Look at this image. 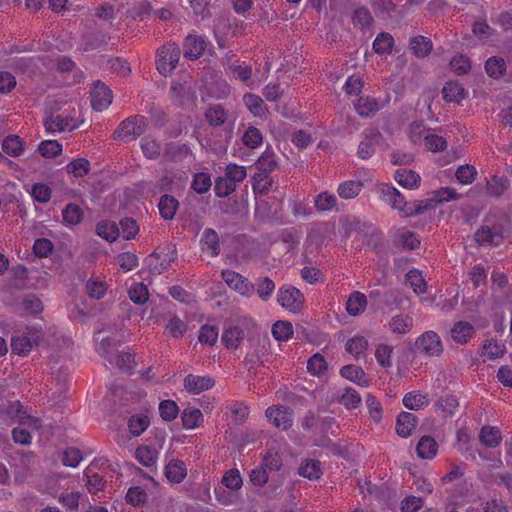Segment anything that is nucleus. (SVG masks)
Returning <instances> with one entry per match:
<instances>
[{
	"label": "nucleus",
	"mask_w": 512,
	"mask_h": 512,
	"mask_svg": "<svg viewBox=\"0 0 512 512\" xmlns=\"http://www.w3.org/2000/svg\"><path fill=\"white\" fill-rule=\"evenodd\" d=\"M66 170L75 177H83L90 171V162L84 158L75 159L66 166Z\"/></svg>",
	"instance_id": "nucleus-62"
},
{
	"label": "nucleus",
	"mask_w": 512,
	"mask_h": 512,
	"mask_svg": "<svg viewBox=\"0 0 512 512\" xmlns=\"http://www.w3.org/2000/svg\"><path fill=\"white\" fill-rule=\"evenodd\" d=\"M96 234L109 242H113L119 236V226L112 221H101L96 226Z\"/></svg>",
	"instance_id": "nucleus-36"
},
{
	"label": "nucleus",
	"mask_w": 512,
	"mask_h": 512,
	"mask_svg": "<svg viewBox=\"0 0 512 512\" xmlns=\"http://www.w3.org/2000/svg\"><path fill=\"white\" fill-rule=\"evenodd\" d=\"M474 333V326L466 321H458L450 329L451 338L461 345L468 343Z\"/></svg>",
	"instance_id": "nucleus-16"
},
{
	"label": "nucleus",
	"mask_w": 512,
	"mask_h": 512,
	"mask_svg": "<svg viewBox=\"0 0 512 512\" xmlns=\"http://www.w3.org/2000/svg\"><path fill=\"white\" fill-rule=\"evenodd\" d=\"M187 475L185 463L179 459H171L165 467V476L172 483H181Z\"/></svg>",
	"instance_id": "nucleus-20"
},
{
	"label": "nucleus",
	"mask_w": 512,
	"mask_h": 512,
	"mask_svg": "<svg viewBox=\"0 0 512 512\" xmlns=\"http://www.w3.org/2000/svg\"><path fill=\"white\" fill-rule=\"evenodd\" d=\"M202 251L209 250L213 257L220 254V243L217 232L212 228H206L200 239Z\"/></svg>",
	"instance_id": "nucleus-23"
},
{
	"label": "nucleus",
	"mask_w": 512,
	"mask_h": 512,
	"mask_svg": "<svg viewBox=\"0 0 512 512\" xmlns=\"http://www.w3.org/2000/svg\"><path fill=\"white\" fill-rule=\"evenodd\" d=\"M221 483L231 491H237L242 487V477L237 469H230L222 477Z\"/></svg>",
	"instance_id": "nucleus-59"
},
{
	"label": "nucleus",
	"mask_w": 512,
	"mask_h": 512,
	"mask_svg": "<svg viewBox=\"0 0 512 512\" xmlns=\"http://www.w3.org/2000/svg\"><path fill=\"white\" fill-rule=\"evenodd\" d=\"M184 57L189 60H196L204 53L206 43L203 37L188 35L183 43Z\"/></svg>",
	"instance_id": "nucleus-14"
},
{
	"label": "nucleus",
	"mask_w": 512,
	"mask_h": 512,
	"mask_svg": "<svg viewBox=\"0 0 512 512\" xmlns=\"http://www.w3.org/2000/svg\"><path fill=\"white\" fill-rule=\"evenodd\" d=\"M112 91L102 82L97 81L91 91V106L96 111L107 109L112 103Z\"/></svg>",
	"instance_id": "nucleus-11"
},
{
	"label": "nucleus",
	"mask_w": 512,
	"mask_h": 512,
	"mask_svg": "<svg viewBox=\"0 0 512 512\" xmlns=\"http://www.w3.org/2000/svg\"><path fill=\"white\" fill-rule=\"evenodd\" d=\"M479 441L486 447H497L502 441L500 430L494 426H483L479 433Z\"/></svg>",
	"instance_id": "nucleus-31"
},
{
	"label": "nucleus",
	"mask_w": 512,
	"mask_h": 512,
	"mask_svg": "<svg viewBox=\"0 0 512 512\" xmlns=\"http://www.w3.org/2000/svg\"><path fill=\"white\" fill-rule=\"evenodd\" d=\"M336 204V196L327 191L319 193L314 199L315 208L320 212L330 211Z\"/></svg>",
	"instance_id": "nucleus-48"
},
{
	"label": "nucleus",
	"mask_w": 512,
	"mask_h": 512,
	"mask_svg": "<svg viewBox=\"0 0 512 512\" xmlns=\"http://www.w3.org/2000/svg\"><path fill=\"white\" fill-rule=\"evenodd\" d=\"M416 349L428 356L439 357L443 353V344L439 335L434 331H426L415 342Z\"/></svg>",
	"instance_id": "nucleus-6"
},
{
	"label": "nucleus",
	"mask_w": 512,
	"mask_h": 512,
	"mask_svg": "<svg viewBox=\"0 0 512 512\" xmlns=\"http://www.w3.org/2000/svg\"><path fill=\"white\" fill-rule=\"evenodd\" d=\"M257 172L269 174L277 168V162L275 155L271 151H265L258 159L256 163Z\"/></svg>",
	"instance_id": "nucleus-45"
},
{
	"label": "nucleus",
	"mask_w": 512,
	"mask_h": 512,
	"mask_svg": "<svg viewBox=\"0 0 512 512\" xmlns=\"http://www.w3.org/2000/svg\"><path fill=\"white\" fill-rule=\"evenodd\" d=\"M382 108L380 102L370 96L360 97L355 103V109L361 117H371Z\"/></svg>",
	"instance_id": "nucleus-24"
},
{
	"label": "nucleus",
	"mask_w": 512,
	"mask_h": 512,
	"mask_svg": "<svg viewBox=\"0 0 512 512\" xmlns=\"http://www.w3.org/2000/svg\"><path fill=\"white\" fill-rule=\"evenodd\" d=\"M372 6L376 16L382 19L391 17L396 10V4L393 0H374Z\"/></svg>",
	"instance_id": "nucleus-53"
},
{
	"label": "nucleus",
	"mask_w": 512,
	"mask_h": 512,
	"mask_svg": "<svg viewBox=\"0 0 512 512\" xmlns=\"http://www.w3.org/2000/svg\"><path fill=\"white\" fill-rule=\"evenodd\" d=\"M245 337L244 330L239 326L227 327L221 336V341L228 349H237Z\"/></svg>",
	"instance_id": "nucleus-25"
},
{
	"label": "nucleus",
	"mask_w": 512,
	"mask_h": 512,
	"mask_svg": "<svg viewBox=\"0 0 512 512\" xmlns=\"http://www.w3.org/2000/svg\"><path fill=\"white\" fill-rule=\"evenodd\" d=\"M243 101L254 116L261 117L265 114L266 108L261 97L252 93H247L243 96Z\"/></svg>",
	"instance_id": "nucleus-43"
},
{
	"label": "nucleus",
	"mask_w": 512,
	"mask_h": 512,
	"mask_svg": "<svg viewBox=\"0 0 512 512\" xmlns=\"http://www.w3.org/2000/svg\"><path fill=\"white\" fill-rule=\"evenodd\" d=\"M275 289V283L269 277H260L255 284V292L262 300H267Z\"/></svg>",
	"instance_id": "nucleus-57"
},
{
	"label": "nucleus",
	"mask_w": 512,
	"mask_h": 512,
	"mask_svg": "<svg viewBox=\"0 0 512 512\" xmlns=\"http://www.w3.org/2000/svg\"><path fill=\"white\" fill-rule=\"evenodd\" d=\"M6 412L10 417L18 418L20 424H28L34 429H38L40 426V421L38 419L26 415L25 412L22 411V405L19 401L9 403L6 408Z\"/></svg>",
	"instance_id": "nucleus-26"
},
{
	"label": "nucleus",
	"mask_w": 512,
	"mask_h": 512,
	"mask_svg": "<svg viewBox=\"0 0 512 512\" xmlns=\"http://www.w3.org/2000/svg\"><path fill=\"white\" fill-rule=\"evenodd\" d=\"M394 44L393 37L389 33L382 32L373 42V49L378 54H389Z\"/></svg>",
	"instance_id": "nucleus-49"
},
{
	"label": "nucleus",
	"mask_w": 512,
	"mask_h": 512,
	"mask_svg": "<svg viewBox=\"0 0 512 512\" xmlns=\"http://www.w3.org/2000/svg\"><path fill=\"white\" fill-rule=\"evenodd\" d=\"M418 424L416 415L410 412H401L396 420V433L402 438H408L412 435Z\"/></svg>",
	"instance_id": "nucleus-15"
},
{
	"label": "nucleus",
	"mask_w": 512,
	"mask_h": 512,
	"mask_svg": "<svg viewBox=\"0 0 512 512\" xmlns=\"http://www.w3.org/2000/svg\"><path fill=\"white\" fill-rule=\"evenodd\" d=\"M507 221L502 219L498 221H487L481 225L474 234L475 241L480 246H498L502 243L505 234V223Z\"/></svg>",
	"instance_id": "nucleus-1"
},
{
	"label": "nucleus",
	"mask_w": 512,
	"mask_h": 512,
	"mask_svg": "<svg viewBox=\"0 0 512 512\" xmlns=\"http://www.w3.org/2000/svg\"><path fill=\"white\" fill-rule=\"evenodd\" d=\"M459 406L458 400L453 395L440 397L435 403V410L442 417L452 416Z\"/></svg>",
	"instance_id": "nucleus-32"
},
{
	"label": "nucleus",
	"mask_w": 512,
	"mask_h": 512,
	"mask_svg": "<svg viewBox=\"0 0 512 512\" xmlns=\"http://www.w3.org/2000/svg\"><path fill=\"white\" fill-rule=\"evenodd\" d=\"M362 188L363 183L361 181L348 180L338 186L337 192L342 199L348 200L357 197Z\"/></svg>",
	"instance_id": "nucleus-35"
},
{
	"label": "nucleus",
	"mask_w": 512,
	"mask_h": 512,
	"mask_svg": "<svg viewBox=\"0 0 512 512\" xmlns=\"http://www.w3.org/2000/svg\"><path fill=\"white\" fill-rule=\"evenodd\" d=\"M212 181L209 174L200 172L193 177L191 188L198 194H204L211 188Z\"/></svg>",
	"instance_id": "nucleus-61"
},
{
	"label": "nucleus",
	"mask_w": 512,
	"mask_h": 512,
	"mask_svg": "<svg viewBox=\"0 0 512 512\" xmlns=\"http://www.w3.org/2000/svg\"><path fill=\"white\" fill-rule=\"evenodd\" d=\"M266 417L278 429L287 430L293 423V412L285 406H274L266 409Z\"/></svg>",
	"instance_id": "nucleus-10"
},
{
	"label": "nucleus",
	"mask_w": 512,
	"mask_h": 512,
	"mask_svg": "<svg viewBox=\"0 0 512 512\" xmlns=\"http://www.w3.org/2000/svg\"><path fill=\"white\" fill-rule=\"evenodd\" d=\"M157 451L150 446H140L136 449L135 456L144 466L149 467L156 463Z\"/></svg>",
	"instance_id": "nucleus-50"
},
{
	"label": "nucleus",
	"mask_w": 512,
	"mask_h": 512,
	"mask_svg": "<svg viewBox=\"0 0 512 512\" xmlns=\"http://www.w3.org/2000/svg\"><path fill=\"white\" fill-rule=\"evenodd\" d=\"M402 402L403 405L409 410H419L428 406L429 399L426 394L409 392L404 395Z\"/></svg>",
	"instance_id": "nucleus-38"
},
{
	"label": "nucleus",
	"mask_w": 512,
	"mask_h": 512,
	"mask_svg": "<svg viewBox=\"0 0 512 512\" xmlns=\"http://www.w3.org/2000/svg\"><path fill=\"white\" fill-rule=\"evenodd\" d=\"M147 127L148 121L146 117L142 115L130 116L119 124L113 132V138L127 143L144 134Z\"/></svg>",
	"instance_id": "nucleus-2"
},
{
	"label": "nucleus",
	"mask_w": 512,
	"mask_h": 512,
	"mask_svg": "<svg viewBox=\"0 0 512 512\" xmlns=\"http://www.w3.org/2000/svg\"><path fill=\"white\" fill-rule=\"evenodd\" d=\"M414 326L413 318L407 314L394 315L388 322L389 331L393 334L404 335Z\"/></svg>",
	"instance_id": "nucleus-19"
},
{
	"label": "nucleus",
	"mask_w": 512,
	"mask_h": 512,
	"mask_svg": "<svg viewBox=\"0 0 512 512\" xmlns=\"http://www.w3.org/2000/svg\"><path fill=\"white\" fill-rule=\"evenodd\" d=\"M150 425V419L144 414L132 415L128 420L129 432L133 436L141 435Z\"/></svg>",
	"instance_id": "nucleus-40"
},
{
	"label": "nucleus",
	"mask_w": 512,
	"mask_h": 512,
	"mask_svg": "<svg viewBox=\"0 0 512 512\" xmlns=\"http://www.w3.org/2000/svg\"><path fill=\"white\" fill-rule=\"evenodd\" d=\"M366 307L367 298L363 293L354 291L350 294L346 302V311L349 315L358 316L365 311Z\"/></svg>",
	"instance_id": "nucleus-29"
},
{
	"label": "nucleus",
	"mask_w": 512,
	"mask_h": 512,
	"mask_svg": "<svg viewBox=\"0 0 512 512\" xmlns=\"http://www.w3.org/2000/svg\"><path fill=\"white\" fill-rule=\"evenodd\" d=\"M3 151L11 157H18L24 150L23 142L17 135L7 136L2 143Z\"/></svg>",
	"instance_id": "nucleus-42"
},
{
	"label": "nucleus",
	"mask_w": 512,
	"mask_h": 512,
	"mask_svg": "<svg viewBox=\"0 0 512 512\" xmlns=\"http://www.w3.org/2000/svg\"><path fill=\"white\" fill-rule=\"evenodd\" d=\"M83 210L74 203H69L62 211L63 221L68 225H77L83 219Z\"/></svg>",
	"instance_id": "nucleus-44"
},
{
	"label": "nucleus",
	"mask_w": 512,
	"mask_h": 512,
	"mask_svg": "<svg viewBox=\"0 0 512 512\" xmlns=\"http://www.w3.org/2000/svg\"><path fill=\"white\" fill-rule=\"evenodd\" d=\"M368 347V341L363 336H356L349 339L346 343V351L354 356L356 360L365 357V351Z\"/></svg>",
	"instance_id": "nucleus-37"
},
{
	"label": "nucleus",
	"mask_w": 512,
	"mask_h": 512,
	"mask_svg": "<svg viewBox=\"0 0 512 512\" xmlns=\"http://www.w3.org/2000/svg\"><path fill=\"white\" fill-rule=\"evenodd\" d=\"M304 295L302 292L293 287H282L277 294L278 303L290 312L297 313L304 305Z\"/></svg>",
	"instance_id": "nucleus-8"
},
{
	"label": "nucleus",
	"mask_w": 512,
	"mask_h": 512,
	"mask_svg": "<svg viewBox=\"0 0 512 512\" xmlns=\"http://www.w3.org/2000/svg\"><path fill=\"white\" fill-rule=\"evenodd\" d=\"M340 375L361 387L369 386V380L366 378L364 370L359 366L353 364L345 365L340 369Z\"/></svg>",
	"instance_id": "nucleus-21"
},
{
	"label": "nucleus",
	"mask_w": 512,
	"mask_h": 512,
	"mask_svg": "<svg viewBox=\"0 0 512 512\" xmlns=\"http://www.w3.org/2000/svg\"><path fill=\"white\" fill-rule=\"evenodd\" d=\"M141 149L145 157L149 159H156L161 154L160 144L149 137H145L142 139Z\"/></svg>",
	"instance_id": "nucleus-64"
},
{
	"label": "nucleus",
	"mask_w": 512,
	"mask_h": 512,
	"mask_svg": "<svg viewBox=\"0 0 512 512\" xmlns=\"http://www.w3.org/2000/svg\"><path fill=\"white\" fill-rule=\"evenodd\" d=\"M23 309L32 315H37L43 311V303L40 298L33 293L24 295L22 299Z\"/></svg>",
	"instance_id": "nucleus-54"
},
{
	"label": "nucleus",
	"mask_w": 512,
	"mask_h": 512,
	"mask_svg": "<svg viewBox=\"0 0 512 512\" xmlns=\"http://www.w3.org/2000/svg\"><path fill=\"white\" fill-rule=\"evenodd\" d=\"M33 342L25 335L14 336L11 339L12 352L18 355H25L31 351Z\"/></svg>",
	"instance_id": "nucleus-51"
},
{
	"label": "nucleus",
	"mask_w": 512,
	"mask_h": 512,
	"mask_svg": "<svg viewBox=\"0 0 512 512\" xmlns=\"http://www.w3.org/2000/svg\"><path fill=\"white\" fill-rule=\"evenodd\" d=\"M38 151L45 158H53L61 154L62 145L56 140H44L39 144Z\"/></svg>",
	"instance_id": "nucleus-60"
},
{
	"label": "nucleus",
	"mask_w": 512,
	"mask_h": 512,
	"mask_svg": "<svg viewBox=\"0 0 512 512\" xmlns=\"http://www.w3.org/2000/svg\"><path fill=\"white\" fill-rule=\"evenodd\" d=\"M181 55L180 47L176 43H167L161 46L156 53L157 70L163 76L172 73L176 68Z\"/></svg>",
	"instance_id": "nucleus-4"
},
{
	"label": "nucleus",
	"mask_w": 512,
	"mask_h": 512,
	"mask_svg": "<svg viewBox=\"0 0 512 512\" xmlns=\"http://www.w3.org/2000/svg\"><path fill=\"white\" fill-rule=\"evenodd\" d=\"M360 394L353 388L347 387L344 389L339 402L347 409H355L361 404Z\"/></svg>",
	"instance_id": "nucleus-58"
},
{
	"label": "nucleus",
	"mask_w": 512,
	"mask_h": 512,
	"mask_svg": "<svg viewBox=\"0 0 512 512\" xmlns=\"http://www.w3.org/2000/svg\"><path fill=\"white\" fill-rule=\"evenodd\" d=\"M109 36L104 33H90L85 36L83 42L84 51L97 49L107 44Z\"/></svg>",
	"instance_id": "nucleus-56"
},
{
	"label": "nucleus",
	"mask_w": 512,
	"mask_h": 512,
	"mask_svg": "<svg viewBox=\"0 0 512 512\" xmlns=\"http://www.w3.org/2000/svg\"><path fill=\"white\" fill-rule=\"evenodd\" d=\"M422 124L414 123L411 125V139L413 142H417L422 137L426 148L432 152L443 151L447 147V141L444 137L436 134L426 133Z\"/></svg>",
	"instance_id": "nucleus-7"
},
{
	"label": "nucleus",
	"mask_w": 512,
	"mask_h": 512,
	"mask_svg": "<svg viewBox=\"0 0 512 512\" xmlns=\"http://www.w3.org/2000/svg\"><path fill=\"white\" fill-rule=\"evenodd\" d=\"M299 474L309 480H317L323 474L322 464L319 460H305L299 467Z\"/></svg>",
	"instance_id": "nucleus-34"
},
{
	"label": "nucleus",
	"mask_w": 512,
	"mask_h": 512,
	"mask_svg": "<svg viewBox=\"0 0 512 512\" xmlns=\"http://www.w3.org/2000/svg\"><path fill=\"white\" fill-rule=\"evenodd\" d=\"M485 70L492 78L501 77L506 71V63L501 57H490L485 63Z\"/></svg>",
	"instance_id": "nucleus-47"
},
{
	"label": "nucleus",
	"mask_w": 512,
	"mask_h": 512,
	"mask_svg": "<svg viewBox=\"0 0 512 512\" xmlns=\"http://www.w3.org/2000/svg\"><path fill=\"white\" fill-rule=\"evenodd\" d=\"M221 276L231 289L237 291L242 296L250 297L255 293V285L243 275L233 270H223Z\"/></svg>",
	"instance_id": "nucleus-9"
},
{
	"label": "nucleus",
	"mask_w": 512,
	"mask_h": 512,
	"mask_svg": "<svg viewBox=\"0 0 512 512\" xmlns=\"http://www.w3.org/2000/svg\"><path fill=\"white\" fill-rule=\"evenodd\" d=\"M382 139L383 136L378 130H371L360 142L357 151L358 156L361 159L370 158L375 152V147L380 144Z\"/></svg>",
	"instance_id": "nucleus-13"
},
{
	"label": "nucleus",
	"mask_w": 512,
	"mask_h": 512,
	"mask_svg": "<svg viewBox=\"0 0 512 512\" xmlns=\"http://www.w3.org/2000/svg\"><path fill=\"white\" fill-rule=\"evenodd\" d=\"M406 283L410 285L417 294H423L426 292L425 280L423 279L421 272L416 269L410 270L406 274Z\"/></svg>",
	"instance_id": "nucleus-55"
},
{
	"label": "nucleus",
	"mask_w": 512,
	"mask_h": 512,
	"mask_svg": "<svg viewBox=\"0 0 512 512\" xmlns=\"http://www.w3.org/2000/svg\"><path fill=\"white\" fill-rule=\"evenodd\" d=\"M510 182L507 178L491 176L486 180V194L499 198L508 190Z\"/></svg>",
	"instance_id": "nucleus-28"
},
{
	"label": "nucleus",
	"mask_w": 512,
	"mask_h": 512,
	"mask_svg": "<svg viewBox=\"0 0 512 512\" xmlns=\"http://www.w3.org/2000/svg\"><path fill=\"white\" fill-rule=\"evenodd\" d=\"M205 119L210 126H222L227 120V111L221 104H211L205 111Z\"/></svg>",
	"instance_id": "nucleus-30"
},
{
	"label": "nucleus",
	"mask_w": 512,
	"mask_h": 512,
	"mask_svg": "<svg viewBox=\"0 0 512 512\" xmlns=\"http://www.w3.org/2000/svg\"><path fill=\"white\" fill-rule=\"evenodd\" d=\"M129 298L135 304H144L149 297L148 289L143 283H134L129 291Z\"/></svg>",
	"instance_id": "nucleus-63"
},
{
	"label": "nucleus",
	"mask_w": 512,
	"mask_h": 512,
	"mask_svg": "<svg viewBox=\"0 0 512 512\" xmlns=\"http://www.w3.org/2000/svg\"><path fill=\"white\" fill-rule=\"evenodd\" d=\"M443 99L446 102L460 103L465 97L466 92L463 86L457 82H447L442 89Z\"/></svg>",
	"instance_id": "nucleus-33"
},
{
	"label": "nucleus",
	"mask_w": 512,
	"mask_h": 512,
	"mask_svg": "<svg viewBox=\"0 0 512 512\" xmlns=\"http://www.w3.org/2000/svg\"><path fill=\"white\" fill-rule=\"evenodd\" d=\"M161 256H163V258L159 265L150 266V271L154 274H162L169 267L170 263L176 258V250L172 246L167 245L162 248L160 252H153L150 258L155 257L160 259Z\"/></svg>",
	"instance_id": "nucleus-18"
},
{
	"label": "nucleus",
	"mask_w": 512,
	"mask_h": 512,
	"mask_svg": "<svg viewBox=\"0 0 512 512\" xmlns=\"http://www.w3.org/2000/svg\"><path fill=\"white\" fill-rule=\"evenodd\" d=\"M395 181L406 189H417L420 186V175L411 169L399 168L395 171Z\"/></svg>",
	"instance_id": "nucleus-17"
},
{
	"label": "nucleus",
	"mask_w": 512,
	"mask_h": 512,
	"mask_svg": "<svg viewBox=\"0 0 512 512\" xmlns=\"http://www.w3.org/2000/svg\"><path fill=\"white\" fill-rule=\"evenodd\" d=\"M377 194L381 201L397 210L403 217L412 216L410 202L391 184L382 183L377 186Z\"/></svg>",
	"instance_id": "nucleus-3"
},
{
	"label": "nucleus",
	"mask_w": 512,
	"mask_h": 512,
	"mask_svg": "<svg viewBox=\"0 0 512 512\" xmlns=\"http://www.w3.org/2000/svg\"><path fill=\"white\" fill-rule=\"evenodd\" d=\"M181 419L184 428L194 429L203 422V414L197 408H186L181 414Z\"/></svg>",
	"instance_id": "nucleus-39"
},
{
	"label": "nucleus",
	"mask_w": 512,
	"mask_h": 512,
	"mask_svg": "<svg viewBox=\"0 0 512 512\" xmlns=\"http://www.w3.org/2000/svg\"><path fill=\"white\" fill-rule=\"evenodd\" d=\"M179 208V201L172 195L164 194L160 197L158 209L160 216L167 221L174 218Z\"/></svg>",
	"instance_id": "nucleus-22"
},
{
	"label": "nucleus",
	"mask_w": 512,
	"mask_h": 512,
	"mask_svg": "<svg viewBox=\"0 0 512 512\" xmlns=\"http://www.w3.org/2000/svg\"><path fill=\"white\" fill-rule=\"evenodd\" d=\"M75 110L68 112L65 110L61 114H51L44 120V126L47 132L61 133L73 131L80 126V122L75 118Z\"/></svg>",
	"instance_id": "nucleus-5"
},
{
	"label": "nucleus",
	"mask_w": 512,
	"mask_h": 512,
	"mask_svg": "<svg viewBox=\"0 0 512 512\" xmlns=\"http://www.w3.org/2000/svg\"><path fill=\"white\" fill-rule=\"evenodd\" d=\"M416 452L421 459H433L438 452V444L433 437L425 435L420 438Z\"/></svg>",
	"instance_id": "nucleus-27"
},
{
	"label": "nucleus",
	"mask_w": 512,
	"mask_h": 512,
	"mask_svg": "<svg viewBox=\"0 0 512 512\" xmlns=\"http://www.w3.org/2000/svg\"><path fill=\"white\" fill-rule=\"evenodd\" d=\"M215 384V381L210 376H197L193 374H189L184 378V388L193 394H199L203 391H206L212 388Z\"/></svg>",
	"instance_id": "nucleus-12"
},
{
	"label": "nucleus",
	"mask_w": 512,
	"mask_h": 512,
	"mask_svg": "<svg viewBox=\"0 0 512 512\" xmlns=\"http://www.w3.org/2000/svg\"><path fill=\"white\" fill-rule=\"evenodd\" d=\"M272 335L278 341H287L293 335V326L288 321H277L272 326Z\"/></svg>",
	"instance_id": "nucleus-52"
},
{
	"label": "nucleus",
	"mask_w": 512,
	"mask_h": 512,
	"mask_svg": "<svg viewBox=\"0 0 512 512\" xmlns=\"http://www.w3.org/2000/svg\"><path fill=\"white\" fill-rule=\"evenodd\" d=\"M410 49L417 57H425L432 50V42L424 36H416L410 40Z\"/></svg>",
	"instance_id": "nucleus-41"
},
{
	"label": "nucleus",
	"mask_w": 512,
	"mask_h": 512,
	"mask_svg": "<svg viewBox=\"0 0 512 512\" xmlns=\"http://www.w3.org/2000/svg\"><path fill=\"white\" fill-rule=\"evenodd\" d=\"M273 180L269 174L255 173L252 178L253 191L260 195H265L269 192Z\"/></svg>",
	"instance_id": "nucleus-46"
}]
</instances>
